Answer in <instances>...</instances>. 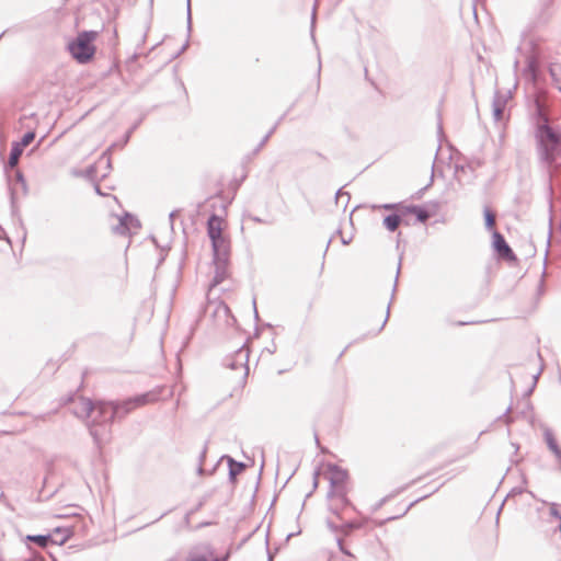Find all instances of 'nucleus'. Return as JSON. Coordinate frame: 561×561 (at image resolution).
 Instances as JSON below:
<instances>
[{
  "instance_id": "9d476101",
  "label": "nucleus",
  "mask_w": 561,
  "mask_h": 561,
  "mask_svg": "<svg viewBox=\"0 0 561 561\" xmlns=\"http://www.w3.org/2000/svg\"><path fill=\"white\" fill-rule=\"evenodd\" d=\"M493 245L500 256L507 259V260L514 259V253H513L512 249L506 243L505 239L503 238V236L501 233L494 232Z\"/></svg>"
},
{
  "instance_id": "ddd939ff",
  "label": "nucleus",
  "mask_w": 561,
  "mask_h": 561,
  "mask_svg": "<svg viewBox=\"0 0 561 561\" xmlns=\"http://www.w3.org/2000/svg\"><path fill=\"white\" fill-rule=\"evenodd\" d=\"M403 216L404 215H402L400 211H396V214L388 215L383 219V226L386 227L387 230L394 232L401 225Z\"/></svg>"
},
{
  "instance_id": "4468645a",
  "label": "nucleus",
  "mask_w": 561,
  "mask_h": 561,
  "mask_svg": "<svg viewBox=\"0 0 561 561\" xmlns=\"http://www.w3.org/2000/svg\"><path fill=\"white\" fill-rule=\"evenodd\" d=\"M23 153V150L18 147L15 144L12 145L11 153L9 157V165L10 168H15L19 163V159L21 154Z\"/></svg>"
},
{
  "instance_id": "9b49d317",
  "label": "nucleus",
  "mask_w": 561,
  "mask_h": 561,
  "mask_svg": "<svg viewBox=\"0 0 561 561\" xmlns=\"http://www.w3.org/2000/svg\"><path fill=\"white\" fill-rule=\"evenodd\" d=\"M50 535L51 543L64 545L73 536V529L71 527H56Z\"/></svg>"
},
{
  "instance_id": "39448f33",
  "label": "nucleus",
  "mask_w": 561,
  "mask_h": 561,
  "mask_svg": "<svg viewBox=\"0 0 561 561\" xmlns=\"http://www.w3.org/2000/svg\"><path fill=\"white\" fill-rule=\"evenodd\" d=\"M139 228V220L129 214L112 217L111 229L116 236L129 238V236L133 232H136Z\"/></svg>"
},
{
  "instance_id": "f03ea898",
  "label": "nucleus",
  "mask_w": 561,
  "mask_h": 561,
  "mask_svg": "<svg viewBox=\"0 0 561 561\" xmlns=\"http://www.w3.org/2000/svg\"><path fill=\"white\" fill-rule=\"evenodd\" d=\"M76 412L87 419H92L94 423L112 422L116 419L115 402H93L87 398H80L76 403Z\"/></svg>"
},
{
  "instance_id": "0eeeda50",
  "label": "nucleus",
  "mask_w": 561,
  "mask_h": 561,
  "mask_svg": "<svg viewBox=\"0 0 561 561\" xmlns=\"http://www.w3.org/2000/svg\"><path fill=\"white\" fill-rule=\"evenodd\" d=\"M537 137L547 152L553 151L560 140L559 135L547 125V118L545 117H541L538 122Z\"/></svg>"
},
{
  "instance_id": "393cba45",
  "label": "nucleus",
  "mask_w": 561,
  "mask_h": 561,
  "mask_svg": "<svg viewBox=\"0 0 561 561\" xmlns=\"http://www.w3.org/2000/svg\"><path fill=\"white\" fill-rule=\"evenodd\" d=\"M153 0H150V2L152 3Z\"/></svg>"
},
{
  "instance_id": "aec40b11",
  "label": "nucleus",
  "mask_w": 561,
  "mask_h": 561,
  "mask_svg": "<svg viewBox=\"0 0 561 561\" xmlns=\"http://www.w3.org/2000/svg\"><path fill=\"white\" fill-rule=\"evenodd\" d=\"M187 28L191 32V0H187Z\"/></svg>"
},
{
  "instance_id": "a211bd4d",
  "label": "nucleus",
  "mask_w": 561,
  "mask_h": 561,
  "mask_svg": "<svg viewBox=\"0 0 561 561\" xmlns=\"http://www.w3.org/2000/svg\"><path fill=\"white\" fill-rule=\"evenodd\" d=\"M485 225L489 229H493L495 227V215L490 210H484Z\"/></svg>"
},
{
  "instance_id": "6ab92c4d",
  "label": "nucleus",
  "mask_w": 561,
  "mask_h": 561,
  "mask_svg": "<svg viewBox=\"0 0 561 561\" xmlns=\"http://www.w3.org/2000/svg\"><path fill=\"white\" fill-rule=\"evenodd\" d=\"M102 31H99V30H82L80 32H78L77 35H84V36H88V35H100Z\"/></svg>"
},
{
  "instance_id": "f3484780",
  "label": "nucleus",
  "mask_w": 561,
  "mask_h": 561,
  "mask_svg": "<svg viewBox=\"0 0 561 561\" xmlns=\"http://www.w3.org/2000/svg\"><path fill=\"white\" fill-rule=\"evenodd\" d=\"M35 138L34 131L26 133L21 141L14 142L18 147H20L22 150H24Z\"/></svg>"
},
{
  "instance_id": "b1692460",
  "label": "nucleus",
  "mask_w": 561,
  "mask_h": 561,
  "mask_svg": "<svg viewBox=\"0 0 561 561\" xmlns=\"http://www.w3.org/2000/svg\"><path fill=\"white\" fill-rule=\"evenodd\" d=\"M534 31H539V27L537 25H535L531 30H529V32H534Z\"/></svg>"
},
{
  "instance_id": "1a4fd4ad",
  "label": "nucleus",
  "mask_w": 561,
  "mask_h": 561,
  "mask_svg": "<svg viewBox=\"0 0 561 561\" xmlns=\"http://www.w3.org/2000/svg\"><path fill=\"white\" fill-rule=\"evenodd\" d=\"M214 264H215V276L210 284V287H215L227 279L230 275L228 270L229 264V254L226 255H214Z\"/></svg>"
},
{
  "instance_id": "2eb2a0df",
  "label": "nucleus",
  "mask_w": 561,
  "mask_h": 561,
  "mask_svg": "<svg viewBox=\"0 0 561 561\" xmlns=\"http://www.w3.org/2000/svg\"><path fill=\"white\" fill-rule=\"evenodd\" d=\"M546 442L549 449L558 457L561 458V449L558 446L557 439L551 433H546Z\"/></svg>"
},
{
  "instance_id": "dca6fc26",
  "label": "nucleus",
  "mask_w": 561,
  "mask_h": 561,
  "mask_svg": "<svg viewBox=\"0 0 561 561\" xmlns=\"http://www.w3.org/2000/svg\"><path fill=\"white\" fill-rule=\"evenodd\" d=\"M28 540L35 542L36 545H38L39 547H46L49 542H51V535H48V536H42V535H37V536H28L27 537Z\"/></svg>"
},
{
  "instance_id": "20e7f679",
  "label": "nucleus",
  "mask_w": 561,
  "mask_h": 561,
  "mask_svg": "<svg viewBox=\"0 0 561 561\" xmlns=\"http://www.w3.org/2000/svg\"><path fill=\"white\" fill-rule=\"evenodd\" d=\"M158 401V394L156 392H147L142 394H138L133 398H128L126 400L115 402L116 408V417L122 419L129 414L130 412L142 408L147 404H151Z\"/></svg>"
},
{
  "instance_id": "4be33fe9",
  "label": "nucleus",
  "mask_w": 561,
  "mask_h": 561,
  "mask_svg": "<svg viewBox=\"0 0 561 561\" xmlns=\"http://www.w3.org/2000/svg\"><path fill=\"white\" fill-rule=\"evenodd\" d=\"M314 16H316V7L313 8V11H312V23H314ZM311 32H313V24H311Z\"/></svg>"
},
{
  "instance_id": "423d86ee",
  "label": "nucleus",
  "mask_w": 561,
  "mask_h": 561,
  "mask_svg": "<svg viewBox=\"0 0 561 561\" xmlns=\"http://www.w3.org/2000/svg\"><path fill=\"white\" fill-rule=\"evenodd\" d=\"M69 50L76 60L87 62L93 57L95 47L91 37H76L69 44Z\"/></svg>"
},
{
  "instance_id": "412c9836",
  "label": "nucleus",
  "mask_w": 561,
  "mask_h": 561,
  "mask_svg": "<svg viewBox=\"0 0 561 561\" xmlns=\"http://www.w3.org/2000/svg\"><path fill=\"white\" fill-rule=\"evenodd\" d=\"M494 116H495V118H496V119H501V118H502V116H503V108H501V107H496V108L494 110Z\"/></svg>"
},
{
  "instance_id": "f257e3e1",
  "label": "nucleus",
  "mask_w": 561,
  "mask_h": 561,
  "mask_svg": "<svg viewBox=\"0 0 561 561\" xmlns=\"http://www.w3.org/2000/svg\"><path fill=\"white\" fill-rule=\"evenodd\" d=\"M325 480L330 482V499L336 506L347 507L350 501L347 499L350 476L346 469L335 463H324L320 472Z\"/></svg>"
},
{
  "instance_id": "7ed1b4c3",
  "label": "nucleus",
  "mask_w": 561,
  "mask_h": 561,
  "mask_svg": "<svg viewBox=\"0 0 561 561\" xmlns=\"http://www.w3.org/2000/svg\"><path fill=\"white\" fill-rule=\"evenodd\" d=\"M228 224L225 219L213 215L208 219L207 232L211 240L214 255L230 254V240L227 234Z\"/></svg>"
},
{
  "instance_id": "f8f14e48",
  "label": "nucleus",
  "mask_w": 561,
  "mask_h": 561,
  "mask_svg": "<svg viewBox=\"0 0 561 561\" xmlns=\"http://www.w3.org/2000/svg\"><path fill=\"white\" fill-rule=\"evenodd\" d=\"M248 373H249L248 367L245 365L241 364L239 367H237V375L234 378L232 376L227 377L228 381L234 380V390L237 392L242 391V389L244 388Z\"/></svg>"
},
{
  "instance_id": "6e6552de",
  "label": "nucleus",
  "mask_w": 561,
  "mask_h": 561,
  "mask_svg": "<svg viewBox=\"0 0 561 561\" xmlns=\"http://www.w3.org/2000/svg\"><path fill=\"white\" fill-rule=\"evenodd\" d=\"M374 210H393L400 211L402 215L414 214L417 219L422 222L426 221L428 218V213L416 206H403L401 204H383V205H375L373 206Z\"/></svg>"
},
{
  "instance_id": "5701e85b",
  "label": "nucleus",
  "mask_w": 561,
  "mask_h": 561,
  "mask_svg": "<svg viewBox=\"0 0 561 561\" xmlns=\"http://www.w3.org/2000/svg\"><path fill=\"white\" fill-rule=\"evenodd\" d=\"M113 33L114 35H117V30L114 27L113 30L107 28L106 33Z\"/></svg>"
}]
</instances>
